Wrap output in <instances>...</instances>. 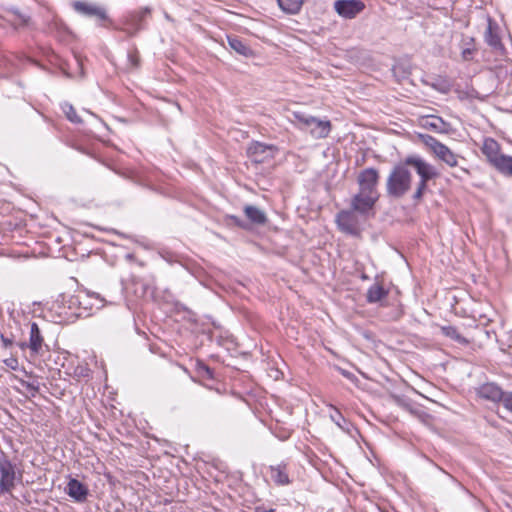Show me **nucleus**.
Returning <instances> with one entry per match:
<instances>
[{
    "label": "nucleus",
    "instance_id": "nucleus-21",
    "mask_svg": "<svg viewBox=\"0 0 512 512\" xmlns=\"http://www.w3.org/2000/svg\"><path fill=\"white\" fill-rule=\"evenodd\" d=\"M313 117L314 116L295 111L292 113V118H290V122L300 130L305 131L308 130V125H310L313 122Z\"/></svg>",
    "mask_w": 512,
    "mask_h": 512
},
{
    "label": "nucleus",
    "instance_id": "nucleus-25",
    "mask_svg": "<svg viewBox=\"0 0 512 512\" xmlns=\"http://www.w3.org/2000/svg\"><path fill=\"white\" fill-rule=\"evenodd\" d=\"M495 169L508 177H512V156L505 155Z\"/></svg>",
    "mask_w": 512,
    "mask_h": 512
},
{
    "label": "nucleus",
    "instance_id": "nucleus-26",
    "mask_svg": "<svg viewBox=\"0 0 512 512\" xmlns=\"http://www.w3.org/2000/svg\"><path fill=\"white\" fill-rule=\"evenodd\" d=\"M19 383L32 395L35 396L39 392V384L19 379Z\"/></svg>",
    "mask_w": 512,
    "mask_h": 512
},
{
    "label": "nucleus",
    "instance_id": "nucleus-29",
    "mask_svg": "<svg viewBox=\"0 0 512 512\" xmlns=\"http://www.w3.org/2000/svg\"><path fill=\"white\" fill-rule=\"evenodd\" d=\"M0 339L4 348H9L13 345V340L6 337L4 334L0 335Z\"/></svg>",
    "mask_w": 512,
    "mask_h": 512
},
{
    "label": "nucleus",
    "instance_id": "nucleus-20",
    "mask_svg": "<svg viewBox=\"0 0 512 512\" xmlns=\"http://www.w3.org/2000/svg\"><path fill=\"white\" fill-rule=\"evenodd\" d=\"M227 41L230 48L238 54L243 55L245 57H250L253 55L252 49L240 38L236 36H228Z\"/></svg>",
    "mask_w": 512,
    "mask_h": 512
},
{
    "label": "nucleus",
    "instance_id": "nucleus-1",
    "mask_svg": "<svg viewBox=\"0 0 512 512\" xmlns=\"http://www.w3.org/2000/svg\"><path fill=\"white\" fill-rule=\"evenodd\" d=\"M409 166L414 168L420 176V181L413 195V199L419 201L427 188V182L438 175L435 168L419 156H408L403 162L393 167L387 177L386 191L391 197L401 198L410 190L412 175L408 170Z\"/></svg>",
    "mask_w": 512,
    "mask_h": 512
},
{
    "label": "nucleus",
    "instance_id": "nucleus-13",
    "mask_svg": "<svg viewBox=\"0 0 512 512\" xmlns=\"http://www.w3.org/2000/svg\"><path fill=\"white\" fill-rule=\"evenodd\" d=\"M44 346V338L41 334L39 326L37 323L32 322L30 325V335H29V350L32 356H37L42 353V349Z\"/></svg>",
    "mask_w": 512,
    "mask_h": 512
},
{
    "label": "nucleus",
    "instance_id": "nucleus-28",
    "mask_svg": "<svg viewBox=\"0 0 512 512\" xmlns=\"http://www.w3.org/2000/svg\"><path fill=\"white\" fill-rule=\"evenodd\" d=\"M503 406L512 413V392H507L503 398Z\"/></svg>",
    "mask_w": 512,
    "mask_h": 512
},
{
    "label": "nucleus",
    "instance_id": "nucleus-10",
    "mask_svg": "<svg viewBox=\"0 0 512 512\" xmlns=\"http://www.w3.org/2000/svg\"><path fill=\"white\" fill-rule=\"evenodd\" d=\"M355 210H343L340 211L336 216V222L339 228L350 234H355L358 231L359 222Z\"/></svg>",
    "mask_w": 512,
    "mask_h": 512
},
{
    "label": "nucleus",
    "instance_id": "nucleus-35",
    "mask_svg": "<svg viewBox=\"0 0 512 512\" xmlns=\"http://www.w3.org/2000/svg\"><path fill=\"white\" fill-rule=\"evenodd\" d=\"M18 347H19L21 350L29 349V342H19V343H18Z\"/></svg>",
    "mask_w": 512,
    "mask_h": 512
},
{
    "label": "nucleus",
    "instance_id": "nucleus-17",
    "mask_svg": "<svg viewBox=\"0 0 512 512\" xmlns=\"http://www.w3.org/2000/svg\"><path fill=\"white\" fill-rule=\"evenodd\" d=\"M269 471L270 478L276 485L284 486L290 484L291 481L285 463L270 466Z\"/></svg>",
    "mask_w": 512,
    "mask_h": 512
},
{
    "label": "nucleus",
    "instance_id": "nucleus-9",
    "mask_svg": "<svg viewBox=\"0 0 512 512\" xmlns=\"http://www.w3.org/2000/svg\"><path fill=\"white\" fill-rule=\"evenodd\" d=\"M334 8L340 16L352 19L363 11L365 5L360 0H338L334 3Z\"/></svg>",
    "mask_w": 512,
    "mask_h": 512
},
{
    "label": "nucleus",
    "instance_id": "nucleus-38",
    "mask_svg": "<svg viewBox=\"0 0 512 512\" xmlns=\"http://www.w3.org/2000/svg\"><path fill=\"white\" fill-rule=\"evenodd\" d=\"M361 278H362L363 280L368 279V277H367L366 275H362V277H361Z\"/></svg>",
    "mask_w": 512,
    "mask_h": 512
},
{
    "label": "nucleus",
    "instance_id": "nucleus-7",
    "mask_svg": "<svg viewBox=\"0 0 512 512\" xmlns=\"http://www.w3.org/2000/svg\"><path fill=\"white\" fill-rule=\"evenodd\" d=\"M484 41L495 52L503 55L505 53V46L502 42L500 27L495 20L488 18L487 27L484 32Z\"/></svg>",
    "mask_w": 512,
    "mask_h": 512
},
{
    "label": "nucleus",
    "instance_id": "nucleus-12",
    "mask_svg": "<svg viewBox=\"0 0 512 512\" xmlns=\"http://www.w3.org/2000/svg\"><path fill=\"white\" fill-rule=\"evenodd\" d=\"M458 47L460 49L461 60L464 62H469L474 59V56L477 53L476 48V40L473 36L461 34V39L459 41Z\"/></svg>",
    "mask_w": 512,
    "mask_h": 512
},
{
    "label": "nucleus",
    "instance_id": "nucleus-4",
    "mask_svg": "<svg viewBox=\"0 0 512 512\" xmlns=\"http://www.w3.org/2000/svg\"><path fill=\"white\" fill-rule=\"evenodd\" d=\"M423 143L432 151V153L441 161L450 167L458 165V156L451 151L449 147L438 141L430 135L421 136Z\"/></svg>",
    "mask_w": 512,
    "mask_h": 512
},
{
    "label": "nucleus",
    "instance_id": "nucleus-2",
    "mask_svg": "<svg viewBox=\"0 0 512 512\" xmlns=\"http://www.w3.org/2000/svg\"><path fill=\"white\" fill-rule=\"evenodd\" d=\"M379 172L375 168H366L358 174V192L351 199V208L361 215H367L379 199L377 189Z\"/></svg>",
    "mask_w": 512,
    "mask_h": 512
},
{
    "label": "nucleus",
    "instance_id": "nucleus-36",
    "mask_svg": "<svg viewBox=\"0 0 512 512\" xmlns=\"http://www.w3.org/2000/svg\"><path fill=\"white\" fill-rule=\"evenodd\" d=\"M343 375L347 378H351L353 375L350 372H343Z\"/></svg>",
    "mask_w": 512,
    "mask_h": 512
},
{
    "label": "nucleus",
    "instance_id": "nucleus-23",
    "mask_svg": "<svg viewBox=\"0 0 512 512\" xmlns=\"http://www.w3.org/2000/svg\"><path fill=\"white\" fill-rule=\"evenodd\" d=\"M441 331H442L443 335L451 338L452 340L456 341L459 344H462V345L469 344V341L458 332L457 328H455L453 326H443V327H441Z\"/></svg>",
    "mask_w": 512,
    "mask_h": 512
},
{
    "label": "nucleus",
    "instance_id": "nucleus-8",
    "mask_svg": "<svg viewBox=\"0 0 512 512\" xmlns=\"http://www.w3.org/2000/svg\"><path fill=\"white\" fill-rule=\"evenodd\" d=\"M72 7L77 13L85 17L95 18L99 22L109 21L107 12L102 6L85 1H74Z\"/></svg>",
    "mask_w": 512,
    "mask_h": 512
},
{
    "label": "nucleus",
    "instance_id": "nucleus-16",
    "mask_svg": "<svg viewBox=\"0 0 512 512\" xmlns=\"http://www.w3.org/2000/svg\"><path fill=\"white\" fill-rule=\"evenodd\" d=\"M66 493L75 501L83 502L87 498L88 489L83 483L72 478L67 484Z\"/></svg>",
    "mask_w": 512,
    "mask_h": 512
},
{
    "label": "nucleus",
    "instance_id": "nucleus-32",
    "mask_svg": "<svg viewBox=\"0 0 512 512\" xmlns=\"http://www.w3.org/2000/svg\"><path fill=\"white\" fill-rule=\"evenodd\" d=\"M129 60L131 62V64L134 66V67H137L138 66V63H139V57L136 53H130L129 54Z\"/></svg>",
    "mask_w": 512,
    "mask_h": 512
},
{
    "label": "nucleus",
    "instance_id": "nucleus-37",
    "mask_svg": "<svg viewBox=\"0 0 512 512\" xmlns=\"http://www.w3.org/2000/svg\"><path fill=\"white\" fill-rule=\"evenodd\" d=\"M22 21H23L24 23H27V22H28V19H26V18L22 17Z\"/></svg>",
    "mask_w": 512,
    "mask_h": 512
},
{
    "label": "nucleus",
    "instance_id": "nucleus-19",
    "mask_svg": "<svg viewBox=\"0 0 512 512\" xmlns=\"http://www.w3.org/2000/svg\"><path fill=\"white\" fill-rule=\"evenodd\" d=\"M388 291L380 283H375L369 287L366 294V300L370 304L378 303L385 299Z\"/></svg>",
    "mask_w": 512,
    "mask_h": 512
},
{
    "label": "nucleus",
    "instance_id": "nucleus-27",
    "mask_svg": "<svg viewBox=\"0 0 512 512\" xmlns=\"http://www.w3.org/2000/svg\"><path fill=\"white\" fill-rule=\"evenodd\" d=\"M3 363L10 368L11 370H17L19 367V362L16 357H9L3 361Z\"/></svg>",
    "mask_w": 512,
    "mask_h": 512
},
{
    "label": "nucleus",
    "instance_id": "nucleus-33",
    "mask_svg": "<svg viewBox=\"0 0 512 512\" xmlns=\"http://www.w3.org/2000/svg\"><path fill=\"white\" fill-rule=\"evenodd\" d=\"M275 510L270 508L267 509L264 505L255 507L254 512H274Z\"/></svg>",
    "mask_w": 512,
    "mask_h": 512
},
{
    "label": "nucleus",
    "instance_id": "nucleus-34",
    "mask_svg": "<svg viewBox=\"0 0 512 512\" xmlns=\"http://www.w3.org/2000/svg\"><path fill=\"white\" fill-rule=\"evenodd\" d=\"M230 219L239 227H244L242 221L237 216H230Z\"/></svg>",
    "mask_w": 512,
    "mask_h": 512
},
{
    "label": "nucleus",
    "instance_id": "nucleus-30",
    "mask_svg": "<svg viewBox=\"0 0 512 512\" xmlns=\"http://www.w3.org/2000/svg\"><path fill=\"white\" fill-rule=\"evenodd\" d=\"M441 123H442V120L440 118L433 117L431 122H428V121L426 122V125H428L431 128L438 129L439 124H441Z\"/></svg>",
    "mask_w": 512,
    "mask_h": 512
},
{
    "label": "nucleus",
    "instance_id": "nucleus-31",
    "mask_svg": "<svg viewBox=\"0 0 512 512\" xmlns=\"http://www.w3.org/2000/svg\"><path fill=\"white\" fill-rule=\"evenodd\" d=\"M331 419L337 426L342 427L341 421H344V418L338 411H336V416L331 415Z\"/></svg>",
    "mask_w": 512,
    "mask_h": 512
},
{
    "label": "nucleus",
    "instance_id": "nucleus-14",
    "mask_svg": "<svg viewBox=\"0 0 512 512\" xmlns=\"http://www.w3.org/2000/svg\"><path fill=\"white\" fill-rule=\"evenodd\" d=\"M331 127L329 120H321L313 117V122L308 125V130L306 131L315 139H323L329 135Z\"/></svg>",
    "mask_w": 512,
    "mask_h": 512
},
{
    "label": "nucleus",
    "instance_id": "nucleus-11",
    "mask_svg": "<svg viewBox=\"0 0 512 512\" xmlns=\"http://www.w3.org/2000/svg\"><path fill=\"white\" fill-rule=\"evenodd\" d=\"M500 145L499 143L494 140L493 138H486L483 142L481 151L487 158V161L492 165L494 168L498 165V163L501 161V159L505 156V154H502L500 151Z\"/></svg>",
    "mask_w": 512,
    "mask_h": 512
},
{
    "label": "nucleus",
    "instance_id": "nucleus-18",
    "mask_svg": "<svg viewBox=\"0 0 512 512\" xmlns=\"http://www.w3.org/2000/svg\"><path fill=\"white\" fill-rule=\"evenodd\" d=\"M244 214L253 224L264 225L267 222L265 212L256 206L246 205L244 207Z\"/></svg>",
    "mask_w": 512,
    "mask_h": 512
},
{
    "label": "nucleus",
    "instance_id": "nucleus-24",
    "mask_svg": "<svg viewBox=\"0 0 512 512\" xmlns=\"http://www.w3.org/2000/svg\"><path fill=\"white\" fill-rule=\"evenodd\" d=\"M61 109H62L63 113L65 114L66 118L70 122L75 123V124L82 123V119L80 118V116H78V114L72 104H70L68 102H64L61 104Z\"/></svg>",
    "mask_w": 512,
    "mask_h": 512
},
{
    "label": "nucleus",
    "instance_id": "nucleus-3",
    "mask_svg": "<svg viewBox=\"0 0 512 512\" xmlns=\"http://www.w3.org/2000/svg\"><path fill=\"white\" fill-rule=\"evenodd\" d=\"M22 478V472L0 452V496L11 494L16 484L22 482Z\"/></svg>",
    "mask_w": 512,
    "mask_h": 512
},
{
    "label": "nucleus",
    "instance_id": "nucleus-22",
    "mask_svg": "<svg viewBox=\"0 0 512 512\" xmlns=\"http://www.w3.org/2000/svg\"><path fill=\"white\" fill-rule=\"evenodd\" d=\"M305 0H278L280 8L289 14H296L300 11Z\"/></svg>",
    "mask_w": 512,
    "mask_h": 512
},
{
    "label": "nucleus",
    "instance_id": "nucleus-15",
    "mask_svg": "<svg viewBox=\"0 0 512 512\" xmlns=\"http://www.w3.org/2000/svg\"><path fill=\"white\" fill-rule=\"evenodd\" d=\"M506 393H504L501 388L494 383H485L481 385L478 389V395L486 400H490L493 402L502 401Z\"/></svg>",
    "mask_w": 512,
    "mask_h": 512
},
{
    "label": "nucleus",
    "instance_id": "nucleus-6",
    "mask_svg": "<svg viewBox=\"0 0 512 512\" xmlns=\"http://www.w3.org/2000/svg\"><path fill=\"white\" fill-rule=\"evenodd\" d=\"M277 149L273 145L253 142L247 148V155L255 163H265L275 157Z\"/></svg>",
    "mask_w": 512,
    "mask_h": 512
},
{
    "label": "nucleus",
    "instance_id": "nucleus-5",
    "mask_svg": "<svg viewBox=\"0 0 512 512\" xmlns=\"http://www.w3.org/2000/svg\"><path fill=\"white\" fill-rule=\"evenodd\" d=\"M150 13L151 9L149 7L127 13L123 19V30L129 36L136 35L141 29H143L142 22L148 15H150Z\"/></svg>",
    "mask_w": 512,
    "mask_h": 512
}]
</instances>
